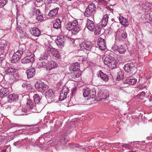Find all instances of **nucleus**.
Segmentation results:
<instances>
[{
	"instance_id": "nucleus-48",
	"label": "nucleus",
	"mask_w": 152,
	"mask_h": 152,
	"mask_svg": "<svg viewBox=\"0 0 152 152\" xmlns=\"http://www.w3.org/2000/svg\"><path fill=\"white\" fill-rule=\"evenodd\" d=\"M5 55H2L0 56V65H2V63L5 58Z\"/></svg>"
},
{
	"instance_id": "nucleus-10",
	"label": "nucleus",
	"mask_w": 152,
	"mask_h": 152,
	"mask_svg": "<svg viewBox=\"0 0 152 152\" xmlns=\"http://www.w3.org/2000/svg\"><path fill=\"white\" fill-rule=\"evenodd\" d=\"M71 23L73 28L72 33L75 34L80 31L81 27L78 24V21L76 20H75Z\"/></svg>"
},
{
	"instance_id": "nucleus-17",
	"label": "nucleus",
	"mask_w": 152,
	"mask_h": 152,
	"mask_svg": "<svg viewBox=\"0 0 152 152\" xmlns=\"http://www.w3.org/2000/svg\"><path fill=\"white\" fill-rule=\"evenodd\" d=\"M8 50V46L5 44H0V54L5 55L7 53Z\"/></svg>"
},
{
	"instance_id": "nucleus-63",
	"label": "nucleus",
	"mask_w": 152,
	"mask_h": 152,
	"mask_svg": "<svg viewBox=\"0 0 152 152\" xmlns=\"http://www.w3.org/2000/svg\"><path fill=\"white\" fill-rule=\"evenodd\" d=\"M37 2H40L42 1L43 0H36Z\"/></svg>"
},
{
	"instance_id": "nucleus-9",
	"label": "nucleus",
	"mask_w": 152,
	"mask_h": 152,
	"mask_svg": "<svg viewBox=\"0 0 152 152\" xmlns=\"http://www.w3.org/2000/svg\"><path fill=\"white\" fill-rule=\"evenodd\" d=\"M35 87L38 91L42 93L44 92L49 88L48 86L42 82L36 83Z\"/></svg>"
},
{
	"instance_id": "nucleus-3",
	"label": "nucleus",
	"mask_w": 152,
	"mask_h": 152,
	"mask_svg": "<svg viewBox=\"0 0 152 152\" xmlns=\"http://www.w3.org/2000/svg\"><path fill=\"white\" fill-rule=\"evenodd\" d=\"M34 100L35 103V109L38 112H39L44 108L45 104L42 102V96H40L38 94H35L34 96Z\"/></svg>"
},
{
	"instance_id": "nucleus-34",
	"label": "nucleus",
	"mask_w": 152,
	"mask_h": 152,
	"mask_svg": "<svg viewBox=\"0 0 152 152\" xmlns=\"http://www.w3.org/2000/svg\"><path fill=\"white\" fill-rule=\"evenodd\" d=\"M16 71V69L14 68L11 67H8L6 69L5 72L6 74H9V75L13 74Z\"/></svg>"
},
{
	"instance_id": "nucleus-18",
	"label": "nucleus",
	"mask_w": 152,
	"mask_h": 152,
	"mask_svg": "<svg viewBox=\"0 0 152 152\" xmlns=\"http://www.w3.org/2000/svg\"><path fill=\"white\" fill-rule=\"evenodd\" d=\"M86 26L90 31H94L96 28L94 22L89 19L87 20Z\"/></svg>"
},
{
	"instance_id": "nucleus-42",
	"label": "nucleus",
	"mask_w": 152,
	"mask_h": 152,
	"mask_svg": "<svg viewBox=\"0 0 152 152\" xmlns=\"http://www.w3.org/2000/svg\"><path fill=\"white\" fill-rule=\"evenodd\" d=\"M66 28L67 30L69 31L72 30V31L73 29L71 23H67L66 26Z\"/></svg>"
},
{
	"instance_id": "nucleus-39",
	"label": "nucleus",
	"mask_w": 152,
	"mask_h": 152,
	"mask_svg": "<svg viewBox=\"0 0 152 152\" xmlns=\"http://www.w3.org/2000/svg\"><path fill=\"white\" fill-rule=\"evenodd\" d=\"M51 68H49V70H51L52 69L54 68H56L58 67L57 63L55 61H52L50 62Z\"/></svg>"
},
{
	"instance_id": "nucleus-30",
	"label": "nucleus",
	"mask_w": 152,
	"mask_h": 152,
	"mask_svg": "<svg viewBox=\"0 0 152 152\" xmlns=\"http://www.w3.org/2000/svg\"><path fill=\"white\" fill-rule=\"evenodd\" d=\"M59 8L57 7L50 10L49 13L48 15L50 17H53L56 15L58 13Z\"/></svg>"
},
{
	"instance_id": "nucleus-43",
	"label": "nucleus",
	"mask_w": 152,
	"mask_h": 152,
	"mask_svg": "<svg viewBox=\"0 0 152 152\" xmlns=\"http://www.w3.org/2000/svg\"><path fill=\"white\" fill-rule=\"evenodd\" d=\"M123 75L124 74L121 72L118 73L116 78L117 80H119L123 79Z\"/></svg>"
},
{
	"instance_id": "nucleus-24",
	"label": "nucleus",
	"mask_w": 152,
	"mask_h": 152,
	"mask_svg": "<svg viewBox=\"0 0 152 152\" xmlns=\"http://www.w3.org/2000/svg\"><path fill=\"white\" fill-rule=\"evenodd\" d=\"M113 58L110 55L105 56L103 58L104 64L108 66L109 63H110V62L112 60L111 59Z\"/></svg>"
},
{
	"instance_id": "nucleus-14",
	"label": "nucleus",
	"mask_w": 152,
	"mask_h": 152,
	"mask_svg": "<svg viewBox=\"0 0 152 152\" xmlns=\"http://www.w3.org/2000/svg\"><path fill=\"white\" fill-rule=\"evenodd\" d=\"M80 46L82 49H85L89 51H90L92 47L91 43L89 42H83L80 44Z\"/></svg>"
},
{
	"instance_id": "nucleus-22",
	"label": "nucleus",
	"mask_w": 152,
	"mask_h": 152,
	"mask_svg": "<svg viewBox=\"0 0 152 152\" xmlns=\"http://www.w3.org/2000/svg\"><path fill=\"white\" fill-rule=\"evenodd\" d=\"M137 81V79H133L132 78V77H129L126 78V80L124 81V84L134 85L136 83Z\"/></svg>"
},
{
	"instance_id": "nucleus-16",
	"label": "nucleus",
	"mask_w": 152,
	"mask_h": 152,
	"mask_svg": "<svg viewBox=\"0 0 152 152\" xmlns=\"http://www.w3.org/2000/svg\"><path fill=\"white\" fill-rule=\"evenodd\" d=\"M26 104L27 107H28L29 108L32 112H38L37 110L35 109V105H34L32 100L31 99H27Z\"/></svg>"
},
{
	"instance_id": "nucleus-20",
	"label": "nucleus",
	"mask_w": 152,
	"mask_h": 152,
	"mask_svg": "<svg viewBox=\"0 0 152 152\" xmlns=\"http://www.w3.org/2000/svg\"><path fill=\"white\" fill-rule=\"evenodd\" d=\"M45 92V96L47 99H51L54 97V94L52 89H48Z\"/></svg>"
},
{
	"instance_id": "nucleus-40",
	"label": "nucleus",
	"mask_w": 152,
	"mask_h": 152,
	"mask_svg": "<svg viewBox=\"0 0 152 152\" xmlns=\"http://www.w3.org/2000/svg\"><path fill=\"white\" fill-rule=\"evenodd\" d=\"M48 57V56L46 54H43L41 55L39 58V59L40 61H42L44 59L46 60L47 59Z\"/></svg>"
},
{
	"instance_id": "nucleus-54",
	"label": "nucleus",
	"mask_w": 152,
	"mask_h": 152,
	"mask_svg": "<svg viewBox=\"0 0 152 152\" xmlns=\"http://www.w3.org/2000/svg\"><path fill=\"white\" fill-rule=\"evenodd\" d=\"M140 97L142 98L145 97V93L144 91H142L140 94Z\"/></svg>"
},
{
	"instance_id": "nucleus-55",
	"label": "nucleus",
	"mask_w": 152,
	"mask_h": 152,
	"mask_svg": "<svg viewBox=\"0 0 152 152\" xmlns=\"http://www.w3.org/2000/svg\"><path fill=\"white\" fill-rule=\"evenodd\" d=\"M72 146L73 147L79 148L80 147V145L78 144H73L72 145Z\"/></svg>"
},
{
	"instance_id": "nucleus-21",
	"label": "nucleus",
	"mask_w": 152,
	"mask_h": 152,
	"mask_svg": "<svg viewBox=\"0 0 152 152\" xmlns=\"http://www.w3.org/2000/svg\"><path fill=\"white\" fill-rule=\"evenodd\" d=\"M28 78L33 77L35 74V69L34 68H31L26 71V72Z\"/></svg>"
},
{
	"instance_id": "nucleus-26",
	"label": "nucleus",
	"mask_w": 152,
	"mask_h": 152,
	"mask_svg": "<svg viewBox=\"0 0 152 152\" xmlns=\"http://www.w3.org/2000/svg\"><path fill=\"white\" fill-rule=\"evenodd\" d=\"M119 20L121 23L124 26L126 27L129 25V23L126 18L123 16H120L119 17Z\"/></svg>"
},
{
	"instance_id": "nucleus-12",
	"label": "nucleus",
	"mask_w": 152,
	"mask_h": 152,
	"mask_svg": "<svg viewBox=\"0 0 152 152\" xmlns=\"http://www.w3.org/2000/svg\"><path fill=\"white\" fill-rule=\"evenodd\" d=\"M135 65L132 63L127 64L124 66L125 71L128 73L131 74L135 69Z\"/></svg>"
},
{
	"instance_id": "nucleus-19",
	"label": "nucleus",
	"mask_w": 152,
	"mask_h": 152,
	"mask_svg": "<svg viewBox=\"0 0 152 152\" xmlns=\"http://www.w3.org/2000/svg\"><path fill=\"white\" fill-rule=\"evenodd\" d=\"M98 77H100L102 80L104 82H107L109 80L108 76L104 73L102 71L100 70L98 74Z\"/></svg>"
},
{
	"instance_id": "nucleus-6",
	"label": "nucleus",
	"mask_w": 152,
	"mask_h": 152,
	"mask_svg": "<svg viewBox=\"0 0 152 152\" xmlns=\"http://www.w3.org/2000/svg\"><path fill=\"white\" fill-rule=\"evenodd\" d=\"M47 53L50 55L52 56L53 58L55 59H60L61 56L58 51L56 49L48 47L47 49Z\"/></svg>"
},
{
	"instance_id": "nucleus-57",
	"label": "nucleus",
	"mask_w": 152,
	"mask_h": 152,
	"mask_svg": "<svg viewBox=\"0 0 152 152\" xmlns=\"http://www.w3.org/2000/svg\"><path fill=\"white\" fill-rule=\"evenodd\" d=\"M26 84L25 83V82L22 85V86L23 88H26Z\"/></svg>"
},
{
	"instance_id": "nucleus-52",
	"label": "nucleus",
	"mask_w": 152,
	"mask_h": 152,
	"mask_svg": "<svg viewBox=\"0 0 152 152\" xmlns=\"http://www.w3.org/2000/svg\"><path fill=\"white\" fill-rule=\"evenodd\" d=\"M123 147L126 148H129L130 147V145L128 144H124L122 145Z\"/></svg>"
},
{
	"instance_id": "nucleus-45",
	"label": "nucleus",
	"mask_w": 152,
	"mask_h": 152,
	"mask_svg": "<svg viewBox=\"0 0 152 152\" xmlns=\"http://www.w3.org/2000/svg\"><path fill=\"white\" fill-rule=\"evenodd\" d=\"M7 0H0V7H3L7 3Z\"/></svg>"
},
{
	"instance_id": "nucleus-36",
	"label": "nucleus",
	"mask_w": 152,
	"mask_h": 152,
	"mask_svg": "<svg viewBox=\"0 0 152 152\" xmlns=\"http://www.w3.org/2000/svg\"><path fill=\"white\" fill-rule=\"evenodd\" d=\"M126 51L125 45H121L118 46V51L121 53H123Z\"/></svg>"
},
{
	"instance_id": "nucleus-60",
	"label": "nucleus",
	"mask_w": 152,
	"mask_h": 152,
	"mask_svg": "<svg viewBox=\"0 0 152 152\" xmlns=\"http://www.w3.org/2000/svg\"><path fill=\"white\" fill-rule=\"evenodd\" d=\"M148 55V53H147L146 54H144V53H143V55H142V56H143L142 58L145 57V56H146Z\"/></svg>"
},
{
	"instance_id": "nucleus-56",
	"label": "nucleus",
	"mask_w": 152,
	"mask_h": 152,
	"mask_svg": "<svg viewBox=\"0 0 152 152\" xmlns=\"http://www.w3.org/2000/svg\"><path fill=\"white\" fill-rule=\"evenodd\" d=\"M35 11H36V10L34 8H33L32 9L31 12H32V14H33V15L35 13Z\"/></svg>"
},
{
	"instance_id": "nucleus-25",
	"label": "nucleus",
	"mask_w": 152,
	"mask_h": 152,
	"mask_svg": "<svg viewBox=\"0 0 152 152\" xmlns=\"http://www.w3.org/2000/svg\"><path fill=\"white\" fill-rule=\"evenodd\" d=\"M53 27L56 29H61V21L60 19L58 18L56 20V21L53 24Z\"/></svg>"
},
{
	"instance_id": "nucleus-23",
	"label": "nucleus",
	"mask_w": 152,
	"mask_h": 152,
	"mask_svg": "<svg viewBox=\"0 0 152 152\" xmlns=\"http://www.w3.org/2000/svg\"><path fill=\"white\" fill-rule=\"evenodd\" d=\"M36 19L38 21H41L44 20L43 14L39 9H38L36 10Z\"/></svg>"
},
{
	"instance_id": "nucleus-32",
	"label": "nucleus",
	"mask_w": 152,
	"mask_h": 152,
	"mask_svg": "<svg viewBox=\"0 0 152 152\" xmlns=\"http://www.w3.org/2000/svg\"><path fill=\"white\" fill-rule=\"evenodd\" d=\"M108 19V15L107 14H105L104 16L101 24L103 27H105L107 24Z\"/></svg>"
},
{
	"instance_id": "nucleus-33",
	"label": "nucleus",
	"mask_w": 152,
	"mask_h": 152,
	"mask_svg": "<svg viewBox=\"0 0 152 152\" xmlns=\"http://www.w3.org/2000/svg\"><path fill=\"white\" fill-rule=\"evenodd\" d=\"M67 92H65L63 90L60 94V98L59 100L60 101H62L66 98Z\"/></svg>"
},
{
	"instance_id": "nucleus-51",
	"label": "nucleus",
	"mask_w": 152,
	"mask_h": 152,
	"mask_svg": "<svg viewBox=\"0 0 152 152\" xmlns=\"http://www.w3.org/2000/svg\"><path fill=\"white\" fill-rule=\"evenodd\" d=\"M127 34L126 32H123L121 34V37L124 39H125L127 38Z\"/></svg>"
},
{
	"instance_id": "nucleus-47",
	"label": "nucleus",
	"mask_w": 152,
	"mask_h": 152,
	"mask_svg": "<svg viewBox=\"0 0 152 152\" xmlns=\"http://www.w3.org/2000/svg\"><path fill=\"white\" fill-rule=\"evenodd\" d=\"M32 88V86L30 84L26 85V88L27 91H29L30 90H31Z\"/></svg>"
},
{
	"instance_id": "nucleus-44",
	"label": "nucleus",
	"mask_w": 152,
	"mask_h": 152,
	"mask_svg": "<svg viewBox=\"0 0 152 152\" xmlns=\"http://www.w3.org/2000/svg\"><path fill=\"white\" fill-rule=\"evenodd\" d=\"M46 63L45 62H39L37 63V66L38 68H41L45 66L46 65Z\"/></svg>"
},
{
	"instance_id": "nucleus-27",
	"label": "nucleus",
	"mask_w": 152,
	"mask_h": 152,
	"mask_svg": "<svg viewBox=\"0 0 152 152\" xmlns=\"http://www.w3.org/2000/svg\"><path fill=\"white\" fill-rule=\"evenodd\" d=\"M19 76L17 73H13L10 76V80L11 82H14L19 80Z\"/></svg>"
},
{
	"instance_id": "nucleus-1",
	"label": "nucleus",
	"mask_w": 152,
	"mask_h": 152,
	"mask_svg": "<svg viewBox=\"0 0 152 152\" xmlns=\"http://www.w3.org/2000/svg\"><path fill=\"white\" fill-rule=\"evenodd\" d=\"M26 47L24 44L19 46L18 51L15 53L11 60L12 63H16L21 58L24 53H27L26 51Z\"/></svg>"
},
{
	"instance_id": "nucleus-58",
	"label": "nucleus",
	"mask_w": 152,
	"mask_h": 152,
	"mask_svg": "<svg viewBox=\"0 0 152 152\" xmlns=\"http://www.w3.org/2000/svg\"><path fill=\"white\" fill-rule=\"evenodd\" d=\"M76 88H75L74 89H73V90H72V96H73V94H74V93H75V92Z\"/></svg>"
},
{
	"instance_id": "nucleus-31",
	"label": "nucleus",
	"mask_w": 152,
	"mask_h": 152,
	"mask_svg": "<svg viewBox=\"0 0 152 152\" xmlns=\"http://www.w3.org/2000/svg\"><path fill=\"white\" fill-rule=\"evenodd\" d=\"M32 34L35 37H38L40 35L41 32L40 30L37 28H32Z\"/></svg>"
},
{
	"instance_id": "nucleus-35",
	"label": "nucleus",
	"mask_w": 152,
	"mask_h": 152,
	"mask_svg": "<svg viewBox=\"0 0 152 152\" xmlns=\"http://www.w3.org/2000/svg\"><path fill=\"white\" fill-rule=\"evenodd\" d=\"M109 92L106 89H104L102 91V94L100 95L103 99H106L109 97Z\"/></svg>"
},
{
	"instance_id": "nucleus-41",
	"label": "nucleus",
	"mask_w": 152,
	"mask_h": 152,
	"mask_svg": "<svg viewBox=\"0 0 152 152\" xmlns=\"http://www.w3.org/2000/svg\"><path fill=\"white\" fill-rule=\"evenodd\" d=\"M95 31L94 32V34L95 35H99L100 34L101 32V29L100 27L98 26L96 27L95 29Z\"/></svg>"
},
{
	"instance_id": "nucleus-53",
	"label": "nucleus",
	"mask_w": 152,
	"mask_h": 152,
	"mask_svg": "<svg viewBox=\"0 0 152 152\" xmlns=\"http://www.w3.org/2000/svg\"><path fill=\"white\" fill-rule=\"evenodd\" d=\"M58 0H47V3L48 4H49L51 3H54L56 1H57Z\"/></svg>"
},
{
	"instance_id": "nucleus-4",
	"label": "nucleus",
	"mask_w": 152,
	"mask_h": 152,
	"mask_svg": "<svg viewBox=\"0 0 152 152\" xmlns=\"http://www.w3.org/2000/svg\"><path fill=\"white\" fill-rule=\"evenodd\" d=\"M96 10V6L93 3L89 4L86 7L84 12L85 17H91L93 16Z\"/></svg>"
},
{
	"instance_id": "nucleus-46",
	"label": "nucleus",
	"mask_w": 152,
	"mask_h": 152,
	"mask_svg": "<svg viewBox=\"0 0 152 152\" xmlns=\"http://www.w3.org/2000/svg\"><path fill=\"white\" fill-rule=\"evenodd\" d=\"M9 125L10 126V127H19V126H23L22 125H20L18 124H15V123H12L11 124H9Z\"/></svg>"
},
{
	"instance_id": "nucleus-29",
	"label": "nucleus",
	"mask_w": 152,
	"mask_h": 152,
	"mask_svg": "<svg viewBox=\"0 0 152 152\" xmlns=\"http://www.w3.org/2000/svg\"><path fill=\"white\" fill-rule=\"evenodd\" d=\"M111 60H112L110 61V63L108 64V67L109 68L113 69L116 67L117 63L113 58Z\"/></svg>"
},
{
	"instance_id": "nucleus-8",
	"label": "nucleus",
	"mask_w": 152,
	"mask_h": 152,
	"mask_svg": "<svg viewBox=\"0 0 152 152\" xmlns=\"http://www.w3.org/2000/svg\"><path fill=\"white\" fill-rule=\"evenodd\" d=\"M26 55V56L21 60L23 64H26L29 63H32L34 61L35 56L34 54L28 53L27 52Z\"/></svg>"
},
{
	"instance_id": "nucleus-62",
	"label": "nucleus",
	"mask_w": 152,
	"mask_h": 152,
	"mask_svg": "<svg viewBox=\"0 0 152 152\" xmlns=\"http://www.w3.org/2000/svg\"><path fill=\"white\" fill-rule=\"evenodd\" d=\"M148 6L151 7L150 8L149 7V8H150L151 9H152V4H149V5H148Z\"/></svg>"
},
{
	"instance_id": "nucleus-37",
	"label": "nucleus",
	"mask_w": 152,
	"mask_h": 152,
	"mask_svg": "<svg viewBox=\"0 0 152 152\" xmlns=\"http://www.w3.org/2000/svg\"><path fill=\"white\" fill-rule=\"evenodd\" d=\"M119 25L120 24L117 22H114L111 25V27L110 28L112 29L115 30V29H119Z\"/></svg>"
},
{
	"instance_id": "nucleus-11",
	"label": "nucleus",
	"mask_w": 152,
	"mask_h": 152,
	"mask_svg": "<svg viewBox=\"0 0 152 152\" xmlns=\"http://www.w3.org/2000/svg\"><path fill=\"white\" fill-rule=\"evenodd\" d=\"M97 43L98 46L101 50L104 51L107 49L104 39L101 37H99L98 39Z\"/></svg>"
},
{
	"instance_id": "nucleus-28",
	"label": "nucleus",
	"mask_w": 152,
	"mask_h": 152,
	"mask_svg": "<svg viewBox=\"0 0 152 152\" xmlns=\"http://www.w3.org/2000/svg\"><path fill=\"white\" fill-rule=\"evenodd\" d=\"M7 98L8 101L10 102L12 101H16L18 99V95L14 94H10L8 96Z\"/></svg>"
},
{
	"instance_id": "nucleus-15",
	"label": "nucleus",
	"mask_w": 152,
	"mask_h": 152,
	"mask_svg": "<svg viewBox=\"0 0 152 152\" xmlns=\"http://www.w3.org/2000/svg\"><path fill=\"white\" fill-rule=\"evenodd\" d=\"M64 37L61 35L57 37V39L56 40V42L59 47L61 48L64 46Z\"/></svg>"
},
{
	"instance_id": "nucleus-50",
	"label": "nucleus",
	"mask_w": 152,
	"mask_h": 152,
	"mask_svg": "<svg viewBox=\"0 0 152 152\" xmlns=\"http://www.w3.org/2000/svg\"><path fill=\"white\" fill-rule=\"evenodd\" d=\"M17 30L18 31L20 34H24V32L22 30V28L20 27H18L17 28Z\"/></svg>"
},
{
	"instance_id": "nucleus-5",
	"label": "nucleus",
	"mask_w": 152,
	"mask_h": 152,
	"mask_svg": "<svg viewBox=\"0 0 152 152\" xmlns=\"http://www.w3.org/2000/svg\"><path fill=\"white\" fill-rule=\"evenodd\" d=\"M83 95L84 97H88L90 99L94 98L96 96V91L95 89L86 88L83 89Z\"/></svg>"
},
{
	"instance_id": "nucleus-2",
	"label": "nucleus",
	"mask_w": 152,
	"mask_h": 152,
	"mask_svg": "<svg viewBox=\"0 0 152 152\" xmlns=\"http://www.w3.org/2000/svg\"><path fill=\"white\" fill-rule=\"evenodd\" d=\"M80 65L78 63L73 64L69 66V69L70 71H73L70 74L72 76V78L75 80L76 78L80 77L82 74L80 69Z\"/></svg>"
},
{
	"instance_id": "nucleus-13",
	"label": "nucleus",
	"mask_w": 152,
	"mask_h": 152,
	"mask_svg": "<svg viewBox=\"0 0 152 152\" xmlns=\"http://www.w3.org/2000/svg\"><path fill=\"white\" fill-rule=\"evenodd\" d=\"M9 88L5 86H3L0 88V97L3 98L6 96L10 93Z\"/></svg>"
},
{
	"instance_id": "nucleus-7",
	"label": "nucleus",
	"mask_w": 152,
	"mask_h": 152,
	"mask_svg": "<svg viewBox=\"0 0 152 152\" xmlns=\"http://www.w3.org/2000/svg\"><path fill=\"white\" fill-rule=\"evenodd\" d=\"M17 104H19V107L14 112V114L16 115H23L27 114V110L25 108L21 107L19 103H15L14 105V107H16Z\"/></svg>"
},
{
	"instance_id": "nucleus-61",
	"label": "nucleus",
	"mask_w": 152,
	"mask_h": 152,
	"mask_svg": "<svg viewBox=\"0 0 152 152\" xmlns=\"http://www.w3.org/2000/svg\"><path fill=\"white\" fill-rule=\"evenodd\" d=\"M99 3H103L104 1V0H99Z\"/></svg>"
},
{
	"instance_id": "nucleus-38",
	"label": "nucleus",
	"mask_w": 152,
	"mask_h": 152,
	"mask_svg": "<svg viewBox=\"0 0 152 152\" xmlns=\"http://www.w3.org/2000/svg\"><path fill=\"white\" fill-rule=\"evenodd\" d=\"M61 134L62 136L64 137H63V140L62 141L61 140V142H62V144L63 145L66 144V143L67 141V140L66 139V137H65L67 135L66 132H64V133L63 132V133H62Z\"/></svg>"
},
{
	"instance_id": "nucleus-64",
	"label": "nucleus",
	"mask_w": 152,
	"mask_h": 152,
	"mask_svg": "<svg viewBox=\"0 0 152 152\" xmlns=\"http://www.w3.org/2000/svg\"><path fill=\"white\" fill-rule=\"evenodd\" d=\"M146 16L145 14H143L142 15V17L143 18H145V16Z\"/></svg>"
},
{
	"instance_id": "nucleus-59",
	"label": "nucleus",
	"mask_w": 152,
	"mask_h": 152,
	"mask_svg": "<svg viewBox=\"0 0 152 152\" xmlns=\"http://www.w3.org/2000/svg\"><path fill=\"white\" fill-rule=\"evenodd\" d=\"M72 100H74L73 99H71V98L69 102V103L71 104H73L72 102Z\"/></svg>"
},
{
	"instance_id": "nucleus-49",
	"label": "nucleus",
	"mask_w": 152,
	"mask_h": 152,
	"mask_svg": "<svg viewBox=\"0 0 152 152\" xmlns=\"http://www.w3.org/2000/svg\"><path fill=\"white\" fill-rule=\"evenodd\" d=\"M118 46L115 45L112 48L111 50L112 51H117V50L118 51Z\"/></svg>"
}]
</instances>
